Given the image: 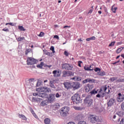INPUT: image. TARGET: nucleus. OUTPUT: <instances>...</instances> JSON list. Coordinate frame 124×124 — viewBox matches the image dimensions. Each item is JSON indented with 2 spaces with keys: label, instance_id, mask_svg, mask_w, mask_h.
<instances>
[{
  "label": "nucleus",
  "instance_id": "obj_9",
  "mask_svg": "<svg viewBox=\"0 0 124 124\" xmlns=\"http://www.w3.org/2000/svg\"><path fill=\"white\" fill-rule=\"evenodd\" d=\"M94 86L93 84H87L86 86L84 87V90L86 92L89 93L90 91L93 88Z\"/></svg>",
  "mask_w": 124,
  "mask_h": 124
},
{
  "label": "nucleus",
  "instance_id": "obj_34",
  "mask_svg": "<svg viewBox=\"0 0 124 124\" xmlns=\"http://www.w3.org/2000/svg\"><path fill=\"white\" fill-rule=\"evenodd\" d=\"M78 124H87V123L84 121H79Z\"/></svg>",
  "mask_w": 124,
  "mask_h": 124
},
{
  "label": "nucleus",
  "instance_id": "obj_10",
  "mask_svg": "<svg viewBox=\"0 0 124 124\" xmlns=\"http://www.w3.org/2000/svg\"><path fill=\"white\" fill-rule=\"evenodd\" d=\"M62 77L63 78L72 76L74 75V74L72 72L70 71H63L62 72Z\"/></svg>",
  "mask_w": 124,
  "mask_h": 124
},
{
  "label": "nucleus",
  "instance_id": "obj_59",
  "mask_svg": "<svg viewBox=\"0 0 124 124\" xmlns=\"http://www.w3.org/2000/svg\"><path fill=\"white\" fill-rule=\"evenodd\" d=\"M78 42H82L83 40H82L81 38H79V39H78Z\"/></svg>",
  "mask_w": 124,
  "mask_h": 124
},
{
  "label": "nucleus",
  "instance_id": "obj_35",
  "mask_svg": "<svg viewBox=\"0 0 124 124\" xmlns=\"http://www.w3.org/2000/svg\"><path fill=\"white\" fill-rule=\"evenodd\" d=\"M50 50H51L52 51V53H54L55 52V48L53 46H51L50 48Z\"/></svg>",
  "mask_w": 124,
  "mask_h": 124
},
{
  "label": "nucleus",
  "instance_id": "obj_27",
  "mask_svg": "<svg viewBox=\"0 0 124 124\" xmlns=\"http://www.w3.org/2000/svg\"><path fill=\"white\" fill-rule=\"evenodd\" d=\"M98 92V91H95V89H93L91 92L90 93L91 94H96Z\"/></svg>",
  "mask_w": 124,
  "mask_h": 124
},
{
  "label": "nucleus",
  "instance_id": "obj_11",
  "mask_svg": "<svg viewBox=\"0 0 124 124\" xmlns=\"http://www.w3.org/2000/svg\"><path fill=\"white\" fill-rule=\"evenodd\" d=\"M52 74L53 75L54 77L59 78L61 77V72L59 70H54L52 71Z\"/></svg>",
  "mask_w": 124,
  "mask_h": 124
},
{
  "label": "nucleus",
  "instance_id": "obj_5",
  "mask_svg": "<svg viewBox=\"0 0 124 124\" xmlns=\"http://www.w3.org/2000/svg\"><path fill=\"white\" fill-rule=\"evenodd\" d=\"M93 103V100L89 97H87L84 100V105H86L88 108L92 106Z\"/></svg>",
  "mask_w": 124,
  "mask_h": 124
},
{
  "label": "nucleus",
  "instance_id": "obj_24",
  "mask_svg": "<svg viewBox=\"0 0 124 124\" xmlns=\"http://www.w3.org/2000/svg\"><path fill=\"white\" fill-rule=\"evenodd\" d=\"M114 5H113L111 8V11H112L113 13H116V10L117 9V7H115L113 8Z\"/></svg>",
  "mask_w": 124,
  "mask_h": 124
},
{
  "label": "nucleus",
  "instance_id": "obj_38",
  "mask_svg": "<svg viewBox=\"0 0 124 124\" xmlns=\"http://www.w3.org/2000/svg\"><path fill=\"white\" fill-rule=\"evenodd\" d=\"M64 55H65L66 57H68L69 56V53L67 52V51H64Z\"/></svg>",
  "mask_w": 124,
  "mask_h": 124
},
{
  "label": "nucleus",
  "instance_id": "obj_14",
  "mask_svg": "<svg viewBox=\"0 0 124 124\" xmlns=\"http://www.w3.org/2000/svg\"><path fill=\"white\" fill-rule=\"evenodd\" d=\"M56 82V80L55 79H52L49 81V85L50 87L52 88L55 89L56 87L54 85V83Z\"/></svg>",
  "mask_w": 124,
  "mask_h": 124
},
{
  "label": "nucleus",
  "instance_id": "obj_26",
  "mask_svg": "<svg viewBox=\"0 0 124 124\" xmlns=\"http://www.w3.org/2000/svg\"><path fill=\"white\" fill-rule=\"evenodd\" d=\"M24 39H25L24 37H19L17 38V40L18 42L22 41L24 40Z\"/></svg>",
  "mask_w": 124,
  "mask_h": 124
},
{
  "label": "nucleus",
  "instance_id": "obj_60",
  "mask_svg": "<svg viewBox=\"0 0 124 124\" xmlns=\"http://www.w3.org/2000/svg\"><path fill=\"white\" fill-rule=\"evenodd\" d=\"M119 62H120V61H118V62H115L113 63L112 64H113V65H115V64H116V63H119Z\"/></svg>",
  "mask_w": 124,
  "mask_h": 124
},
{
  "label": "nucleus",
  "instance_id": "obj_1",
  "mask_svg": "<svg viewBox=\"0 0 124 124\" xmlns=\"http://www.w3.org/2000/svg\"><path fill=\"white\" fill-rule=\"evenodd\" d=\"M49 89H48L47 88H45L44 87L42 88H38L37 91L40 92V93H38L39 96L43 98H47V97H48V94L46 93L49 92Z\"/></svg>",
  "mask_w": 124,
  "mask_h": 124
},
{
  "label": "nucleus",
  "instance_id": "obj_49",
  "mask_svg": "<svg viewBox=\"0 0 124 124\" xmlns=\"http://www.w3.org/2000/svg\"><path fill=\"white\" fill-rule=\"evenodd\" d=\"M91 40H95V37L94 36H92L90 37Z\"/></svg>",
  "mask_w": 124,
  "mask_h": 124
},
{
  "label": "nucleus",
  "instance_id": "obj_52",
  "mask_svg": "<svg viewBox=\"0 0 124 124\" xmlns=\"http://www.w3.org/2000/svg\"><path fill=\"white\" fill-rule=\"evenodd\" d=\"M67 124H76V123L73 122H69Z\"/></svg>",
  "mask_w": 124,
  "mask_h": 124
},
{
  "label": "nucleus",
  "instance_id": "obj_55",
  "mask_svg": "<svg viewBox=\"0 0 124 124\" xmlns=\"http://www.w3.org/2000/svg\"><path fill=\"white\" fill-rule=\"evenodd\" d=\"M37 67H38V68H41V69H42V66H41V65H40V64H39V65H37Z\"/></svg>",
  "mask_w": 124,
  "mask_h": 124
},
{
  "label": "nucleus",
  "instance_id": "obj_21",
  "mask_svg": "<svg viewBox=\"0 0 124 124\" xmlns=\"http://www.w3.org/2000/svg\"><path fill=\"white\" fill-rule=\"evenodd\" d=\"M50 119L49 118L45 119V124H50Z\"/></svg>",
  "mask_w": 124,
  "mask_h": 124
},
{
  "label": "nucleus",
  "instance_id": "obj_12",
  "mask_svg": "<svg viewBox=\"0 0 124 124\" xmlns=\"http://www.w3.org/2000/svg\"><path fill=\"white\" fill-rule=\"evenodd\" d=\"M55 94H50L49 97L48 98V100L50 103H51L52 102H54V101H55Z\"/></svg>",
  "mask_w": 124,
  "mask_h": 124
},
{
  "label": "nucleus",
  "instance_id": "obj_50",
  "mask_svg": "<svg viewBox=\"0 0 124 124\" xmlns=\"http://www.w3.org/2000/svg\"><path fill=\"white\" fill-rule=\"evenodd\" d=\"M74 108L75 110H79V108L77 107H74Z\"/></svg>",
  "mask_w": 124,
  "mask_h": 124
},
{
  "label": "nucleus",
  "instance_id": "obj_4",
  "mask_svg": "<svg viewBox=\"0 0 124 124\" xmlns=\"http://www.w3.org/2000/svg\"><path fill=\"white\" fill-rule=\"evenodd\" d=\"M71 99L74 104H78L80 102V97L79 94L76 93L72 97Z\"/></svg>",
  "mask_w": 124,
  "mask_h": 124
},
{
  "label": "nucleus",
  "instance_id": "obj_48",
  "mask_svg": "<svg viewBox=\"0 0 124 124\" xmlns=\"http://www.w3.org/2000/svg\"><path fill=\"white\" fill-rule=\"evenodd\" d=\"M121 107L122 109L124 111V102L122 103L121 105Z\"/></svg>",
  "mask_w": 124,
  "mask_h": 124
},
{
  "label": "nucleus",
  "instance_id": "obj_8",
  "mask_svg": "<svg viewBox=\"0 0 124 124\" xmlns=\"http://www.w3.org/2000/svg\"><path fill=\"white\" fill-rule=\"evenodd\" d=\"M88 119L92 123L94 124L97 121L98 118L97 116H95L93 115H90L88 117Z\"/></svg>",
  "mask_w": 124,
  "mask_h": 124
},
{
  "label": "nucleus",
  "instance_id": "obj_42",
  "mask_svg": "<svg viewBox=\"0 0 124 124\" xmlns=\"http://www.w3.org/2000/svg\"><path fill=\"white\" fill-rule=\"evenodd\" d=\"M2 31H5V32H8L9 31V29H6V28H4L2 30Z\"/></svg>",
  "mask_w": 124,
  "mask_h": 124
},
{
  "label": "nucleus",
  "instance_id": "obj_64",
  "mask_svg": "<svg viewBox=\"0 0 124 124\" xmlns=\"http://www.w3.org/2000/svg\"><path fill=\"white\" fill-rule=\"evenodd\" d=\"M47 81H48L47 80H46L44 81V82L46 83V82H47Z\"/></svg>",
  "mask_w": 124,
  "mask_h": 124
},
{
  "label": "nucleus",
  "instance_id": "obj_40",
  "mask_svg": "<svg viewBox=\"0 0 124 124\" xmlns=\"http://www.w3.org/2000/svg\"><path fill=\"white\" fill-rule=\"evenodd\" d=\"M104 11L106 12V13H108L107 8L105 6L103 7Z\"/></svg>",
  "mask_w": 124,
  "mask_h": 124
},
{
  "label": "nucleus",
  "instance_id": "obj_20",
  "mask_svg": "<svg viewBox=\"0 0 124 124\" xmlns=\"http://www.w3.org/2000/svg\"><path fill=\"white\" fill-rule=\"evenodd\" d=\"M73 88L74 89H77L78 88H79V84L78 83V82H75L74 83L73 86Z\"/></svg>",
  "mask_w": 124,
  "mask_h": 124
},
{
  "label": "nucleus",
  "instance_id": "obj_30",
  "mask_svg": "<svg viewBox=\"0 0 124 124\" xmlns=\"http://www.w3.org/2000/svg\"><path fill=\"white\" fill-rule=\"evenodd\" d=\"M31 51V48H28L26 49L25 51V54L26 55H27L29 53H30Z\"/></svg>",
  "mask_w": 124,
  "mask_h": 124
},
{
  "label": "nucleus",
  "instance_id": "obj_41",
  "mask_svg": "<svg viewBox=\"0 0 124 124\" xmlns=\"http://www.w3.org/2000/svg\"><path fill=\"white\" fill-rule=\"evenodd\" d=\"M82 63V62H81V61H79L78 62V66H79V67H81V63Z\"/></svg>",
  "mask_w": 124,
  "mask_h": 124
},
{
  "label": "nucleus",
  "instance_id": "obj_6",
  "mask_svg": "<svg viewBox=\"0 0 124 124\" xmlns=\"http://www.w3.org/2000/svg\"><path fill=\"white\" fill-rule=\"evenodd\" d=\"M62 69L69 71H72L74 69L73 65L72 64L68 63L62 64Z\"/></svg>",
  "mask_w": 124,
  "mask_h": 124
},
{
  "label": "nucleus",
  "instance_id": "obj_31",
  "mask_svg": "<svg viewBox=\"0 0 124 124\" xmlns=\"http://www.w3.org/2000/svg\"><path fill=\"white\" fill-rule=\"evenodd\" d=\"M116 42L115 41H113L111 42V43L110 44H109L108 46L110 47V46H114Z\"/></svg>",
  "mask_w": 124,
  "mask_h": 124
},
{
  "label": "nucleus",
  "instance_id": "obj_18",
  "mask_svg": "<svg viewBox=\"0 0 124 124\" xmlns=\"http://www.w3.org/2000/svg\"><path fill=\"white\" fill-rule=\"evenodd\" d=\"M63 85L67 89H69L71 87V84L69 82H64Z\"/></svg>",
  "mask_w": 124,
  "mask_h": 124
},
{
  "label": "nucleus",
  "instance_id": "obj_15",
  "mask_svg": "<svg viewBox=\"0 0 124 124\" xmlns=\"http://www.w3.org/2000/svg\"><path fill=\"white\" fill-rule=\"evenodd\" d=\"M114 104H115V101L114 99H110L108 102V107H111Z\"/></svg>",
  "mask_w": 124,
  "mask_h": 124
},
{
  "label": "nucleus",
  "instance_id": "obj_54",
  "mask_svg": "<svg viewBox=\"0 0 124 124\" xmlns=\"http://www.w3.org/2000/svg\"><path fill=\"white\" fill-rule=\"evenodd\" d=\"M8 24H9V25H10L11 26H14L13 23H12V22L8 23Z\"/></svg>",
  "mask_w": 124,
  "mask_h": 124
},
{
  "label": "nucleus",
  "instance_id": "obj_63",
  "mask_svg": "<svg viewBox=\"0 0 124 124\" xmlns=\"http://www.w3.org/2000/svg\"><path fill=\"white\" fill-rule=\"evenodd\" d=\"M120 57V55H118V56H117L116 59H119Z\"/></svg>",
  "mask_w": 124,
  "mask_h": 124
},
{
  "label": "nucleus",
  "instance_id": "obj_56",
  "mask_svg": "<svg viewBox=\"0 0 124 124\" xmlns=\"http://www.w3.org/2000/svg\"><path fill=\"white\" fill-rule=\"evenodd\" d=\"M91 40V37L86 38L87 41H90Z\"/></svg>",
  "mask_w": 124,
  "mask_h": 124
},
{
  "label": "nucleus",
  "instance_id": "obj_44",
  "mask_svg": "<svg viewBox=\"0 0 124 124\" xmlns=\"http://www.w3.org/2000/svg\"><path fill=\"white\" fill-rule=\"evenodd\" d=\"M116 115H114L113 116H112V119H113V121L115 122L116 120Z\"/></svg>",
  "mask_w": 124,
  "mask_h": 124
},
{
  "label": "nucleus",
  "instance_id": "obj_33",
  "mask_svg": "<svg viewBox=\"0 0 124 124\" xmlns=\"http://www.w3.org/2000/svg\"><path fill=\"white\" fill-rule=\"evenodd\" d=\"M79 78H80V77H75L74 78H72V80H77V81H78L79 80Z\"/></svg>",
  "mask_w": 124,
  "mask_h": 124
},
{
  "label": "nucleus",
  "instance_id": "obj_16",
  "mask_svg": "<svg viewBox=\"0 0 124 124\" xmlns=\"http://www.w3.org/2000/svg\"><path fill=\"white\" fill-rule=\"evenodd\" d=\"M94 80L93 79H91V78H87L86 79H85L83 81V83H86L87 82H90V83H93L94 82Z\"/></svg>",
  "mask_w": 124,
  "mask_h": 124
},
{
  "label": "nucleus",
  "instance_id": "obj_36",
  "mask_svg": "<svg viewBox=\"0 0 124 124\" xmlns=\"http://www.w3.org/2000/svg\"><path fill=\"white\" fill-rule=\"evenodd\" d=\"M117 82H124V79L119 78L117 80Z\"/></svg>",
  "mask_w": 124,
  "mask_h": 124
},
{
  "label": "nucleus",
  "instance_id": "obj_22",
  "mask_svg": "<svg viewBox=\"0 0 124 124\" xmlns=\"http://www.w3.org/2000/svg\"><path fill=\"white\" fill-rule=\"evenodd\" d=\"M18 30L20 31H26V29L23 27V26H18Z\"/></svg>",
  "mask_w": 124,
  "mask_h": 124
},
{
  "label": "nucleus",
  "instance_id": "obj_32",
  "mask_svg": "<svg viewBox=\"0 0 124 124\" xmlns=\"http://www.w3.org/2000/svg\"><path fill=\"white\" fill-rule=\"evenodd\" d=\"M91 8H92V9L89 10V11L88 14H91L92 13L93 11V6H92L91 7Z\"/></svg>",
  "mask_w": 124,
  "mask_h": 124
},
{
  "label": "nucleus",
  "instance_id": "obj_39",
  "mask_svg": "<svg viewBox=\"0 0 124 124\" xmlns=\"http://www.w3.org/2000/svg\"><path fill=\"white\" fill-rule=\"evenodd\" d=\"M120 124H124V118H123L120 121Z\"/></svg>",
  "mask_w": 124,
  "mask_h": 124
},
{
  "label": "nucleus",
  "instance_id": "obj_46",
  "mask_svg": "<svg viewBox=\"0 0 124 124\" xmlns=\"http://www.w3.org/2000/svg\"><path fill=\"white\" fill-rule=\"evenodd\" d=\"M54 38H56L58 40H59V36L58 35H54Z\"/></svg>",
  "mask_w": 124,
  "mask_h": 124
},
{
  "label": "nucleus",
  "instance_id": "obj_58",
  "mask_svg": "<svg viewBox=\"0 0 124 124\" xmlns=\"http://www.w3.org/2000/svg\"><path fill=\"white\" fill-rule=\"evenodd\" d=\"M122 42H118V43H117V45H118V46H119V45H122Z\"/></svg>",
  "mask_w": 124,
  "mask_h": 124
},
{
  "label": "nucleus",
  "instance_id": "obj_45",
  "mask_svg": "<svg viewBox=\"0 0 124 124\" xmlns=\"http://www.w3.org/2000/svg\"><path fill=\"white\" fill-rule=\"evenodd\" d=\"M56 97L58 98V97H60L61 96V95H60V94L59 93H57L55 95Z\"/></svg>",
  "mask_w": 124,
  "mask_h": 124
},
{
  "label": "nucleus",
  "instance_id": "obj_61",
  "mask_svg": "<svg viewBox=\"0 0 124 124\" xmlns=\"http://www.w3.org/2000/svg\"><path fill=\"white\" fill-rule=\"evenodd\" d=\"M121 57L124 59V53H123L122 54H121Z\"/></svg>",
  "mask_w": 124,
  "mask_h": 124
},
{
  "label": "nucleus",
  "instance_id": "obj_62",
  "mask_svg": "<svg viewBox=\"0 0 124 124\" xmlns=\"http://www.w3.org/2000/svg\"><path fill=\"white\" fill-rule=\"evenodd\" d=\"M98 13H99V14H101L102 12H101V11H99L98 12Z\"/></svg>",
  "mask_w": 124,
  "mask_h": 124
},
{
  "label": "nucleus",
  "instance_id": "obj_43",
  "mask_svg": "<svg viewBox=\"0 0 124 124\" xmlns=\"http://www.w3.org/2000/svg\"><path fill=\"white\" fill-rule=\"evenodd\" d=\"M94 71L95 72H97V71H99L100 72L101 71V69L100 68H95L94 69Z\"/></svg>",
  "mask_w": 124,
  "mask_h": 124
},
{
  "label": "nucleus",
  "instance_id": "obj_19",
  "mask_svg": "<svg viewBox=\"0 0 124 124\" xmlns=\"http://www.w3.org/2000/svg\"><path fill=\"white\" fill-rule=\"evenodd\" d=\"M18 117H19V118L20 119H21L22 120H24V121H26L27 120V118L23 114H19Z\"/></svg>",
  "mask_w": 124,
  "mask_h": 124
},
{
  "label": "nucleus",
  "instance_id": "obj_51",
  "mask_svg": "<svg viewBox=\"0 0 124 124\" xmlns=\"http://www.w3.org/2000/svg\"><path fill=\"white\" fill-rule=\"evenodd\" d=\"M67 28H71V26H64L63 27V29H66Z\"/></svg>",
  "mask_w": 124,
  "mask_h": 124
},
{
  "label": "nucleus",
  "instance_id": "obj_29",
  "mask_svg": "<svg viewBox=\"0 0 124 124\" xmlns=\"http://www.w3.org/2000/svg\"><path fill=\"white\" fill-rule=\"evenodd\" d=\"M118 79V78L117 77H113L110 78L109 80L111 82L114 81L115 80H117Z\"/></svg>",
  "mask_w": 124,
  "mask_h": 124
},
{
  "label": "nucleus",
  "instance_id": "obj_25",
  "mask_svg": "<svg viewBox=\"0 0 124 124\" xmlns=\"http://www.w3.org/2000/svg\"><path fill=\"white\" fill-rule=\"evenodd\" d=\"M98 75L103 76L106 75V73L104 71H101L100 73H98Z\"/></svg>",
  "mask_w": 124,
  "mask_h": 124
},
{
  "label": "nucleus",
  "instance_id": "obj_57",
  "mask_svg": "<svg viewBox=\"0 0 124 124\" xmlns=\"http://www.w3.org/2000/svg\"><path fill=\"white\" fill-rule=\"evenodd\" d=\"M44 63L43 62H41V63H40V65H41L42 67L44 66Z\"/></svg>",
  "mask_w": 124,
  "mask_h": 124
},
{
  "label": "nucleus",
  "instance_id": "obj_13",
  "mask_svg": "<svg viewBox=\"0 0 124 124\" xmlns=\"http://www.w3.org/2000/svg\"><path fill=\"white\" fill-rule=\"evenodd\" d=\"M117 99L118 102H122V101H124V95L119 93Z\"/></svg>",
  "mask_w": 124,
  "mask_h": 124
},
{
  "label": "nucleus",
  "instance_id": "obj_47",
  "mask_svg": "<svg viewBox=\"0 0 124 124\" xmlns=\"http://www.w3.org/2000/svg\"><path fill=\"white\" fill-rule=\"evenodd\" d=\"M33 95L34 96H39L38 93H33Z\"/></svg>",
  "mask_w": 124,
  "mask_h": 124
},
{
  "label": "nucleus",
  "instance_id": "obj_7",
  "mask_svg": "<svg viewBox=\"0 0 124 124\" xmlns=\"http://www.w3.org/2000/svg\"><path fill=\"white\" fill-rule=\"evenodd\" d=\"M37 62V61L34 58L32 57H28L27 58V64L28 65H31L36 64Z\"/></svg>",
  "mask_w": 124,
  "mask_h": 124
},
{
  "label": "nucleus",
  "instance_id": "obj_3",
  "mask_svg": "<svg viewBox=\"0 0 124 124\" xmlns=\"http://www.w3.org/2000/svg\"><path fill=\"white\" fill-rule=\"evenodd\" d=\"M70 111V108L68 107H64L61 108L60 115L62 117H66L68 114L69 111Z\"/></svg>",
  "mask_w": 124,
  "mask_h": 124
},
{
  "label": "nucleus",
  "instance_id": "obj_28",
  "mask_svg": "<svg viewBox=\"0 0 124 124\" xmlns=\"http://www.w3.org/2000/svg\"><path fill=\"white\" fill-rule=\"evenodd\" d=\"M84 69L86 71H93V68L92 69H90L89 67H88L87 66H84Z\"/></svg>",
  "mask_w": 124,
  "mask_h": 124
},
{
  "label": "nucleus",
  "instance_id": "obj_2",
  "mask_svg": "<svg viewBox=\"0 0 124 124\" xmlns=\"http://www.w3.org/2000/svg\"><path fill=\"white\" fill-rule=\"evenodd\" d=\"M107 90V86L102 87L100 91L98 92V94L96 95V97L100 98L101 97H104L105 93H107L106 90Z\"/></svg>",
  "mask_w": 124,
  "mask_h": 124
},
{
  "label": "nucleus",
  "instance_id": "obj_53",
  "mask_svg": "<svg viewBox=\"0 0 124 124\" xmlns=\"http://www.w3.org/2000/svg\"><path fill=\"white\" fill-rule=\"evenodd\" d=\"M51 53L50 52H46V55H48V56H50Z\"/></svg>",
  "mask_w": 124,
  "mask_h": 124
},
{
  "label": "nucleus",
  "instance_id": "obj_23",
  "mask_svg": "<svg viewBox=\"0 0 124 124\" xmlns=\"http://www.w3.org/2000/svg\"><path fill=\"white\" fill-rule=\"evenodd\" d=\"M123 49H124V47H123L119 48L117 49V50H116V53L117 54L120 53Z\"/></svg>",
  "mask_w": 124,
  "mask_h": 124
},
{
  "label": "nucleus",
  "instance_id": "obj_37",
  "mask_svg": "<svg viewBox=\"0 0 124 124\" xmlns=\"http://www.w3.org/2000/svg\"><path fill=\"white\" fill-rule=\"evenodd\" d=\"M39 37H42L44 36V33L42 31H41V32H40V34H39Z\"/></svg>",
  "mask_w": 124,
  "mask_h": 124
},
{
  "label": "nucleus",
  "instance_id": "obj_17",
  "mask_svg": "<svg viewBox=\"0 0 124 124\" xmlns=\"http://www.w3.org/2000/svg\"><path fill=\"white\" fill-rule=\"evenodd\" d=\"M48 102V101L47 100H44V101H42L41 102V106L46 107L47 105Z\"/></svg>",
  "mask_w": 124,
  "mask_h": 124
}]
</instances>
